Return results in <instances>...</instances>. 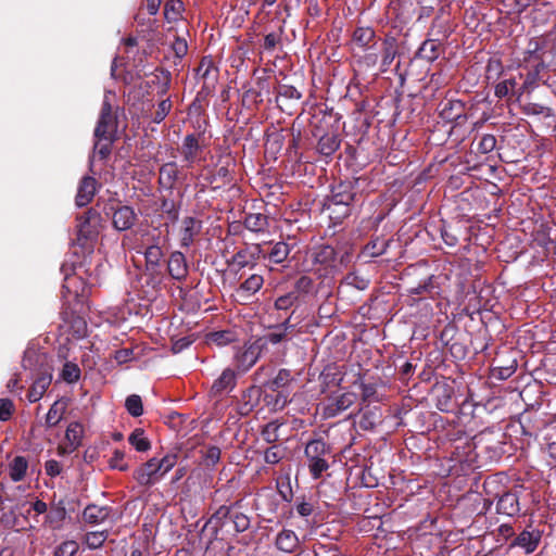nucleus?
Segmentation results:
<instances>
[{"label": "nucleus", "mask_w": 556, "mask_h": 556, "mask_svg": "<svg viewBox=\"0 0 556 556\" xmlns=\"http://www.w3.org/2000/svg\"><path fill=\"white\" fill-rule=\"evenodd\" d=\"M243 225L252 232H265L269 227L268 217L262 213L245 214Z\"/></svg>", "instance_id": "nucleus-40"}, {"label": "nucleus", "mask_w": 556, "mask_h": 556, "mask_svg": "<svg viewBox=\"0 0 556 556\" xmlns=\"http://www.w3.org/2000/svg\"><path fill=\"white\" fill-rule=\"evenodd\" d=\"M87 293V286L84 280L76 275H65L64 283L62 285V295L67 303L71 298L80 301Z\"/></svg>", "instance_id": "nucleus-19"}, {"label": "nucleus", "mask_w": 556, "mask_h": 556, "mask_svg": "<svg viewBox=\"0 0 556 556\" xmlns=\"http://www.w3.org/2000/svg\"><path fill=\"white\" fill-rule=\"evenodd\" d=\"M433 393L435 396V406L439 410L450 413L455 409L456 405L453 401L454 389L450 384H435L433 387Z\"/></svg>", "instance_id": "nucleus-21"}, {"label": "nucleus", "mask_w": 556, "mask_h": 556, "mask_svg": "<svg viewBox=\"0 0 556 556\" xmlns=\"http://www.w3.org/2000/svg\"><path fill=\"white\" fill-rule=\"evenodd\" d=\"M263 399L262 387L252 384L242 391L236 406L237 413L242 416H249L261 403Z\"/></svg>", "instance_id": "nucleus-16"}, {"label": "nucleus", "mask_w": 556, "mask_h": 556, "mask_svg": "<svg viewBox=\"0 0 556 556\" xmlns=\"http://www.w3.org/2000/svg\"><path fill=\"white\" fill-rule=\"evenodd\" d=\"M240 506V501H236L230 505H220L205 521L200 530L199 539L208 549L215 540L218 539L219 532L224 529L227 521H231L233 508Z\"/></svg>", "instance_id": "nucleus-6"}, {"label": "nucleus", "mask_w": 556, "mask_h": 556, "mask_svg": "<svg viewBox=\"0 0 556 556\" xmlns=\"http://www.w3.org/2000/svg\"><path fill=\"white\" fill-rule=\"evenodd\" d=\"M396 55V39L392 36L386 37L382 42L381 72H387L389 70Z\"/></svg>", "instance_id": "nucleus-39"}, {"label": "nucleus", "mask_w": 556, "mask_h": 556, "mask_svg": "<svg viewBox=\"0 0 556 556\" xmlns=\"http://www.w3.org/2000/svg\"><path fill=\"white\" fill-rule=\"evenodd\" d=\"M483 492L488 496L484 500V506L486 509L491 507L494 500H497L496 511L497 514L514 517L519 514L520 505L519 497L515 492L505 490L500 484L497 479L488 478L483 482Z\"/></svg>", "instance_id": "nucleus-3"}, {"label": "nucleus", "mask_w": 556, "mask_h": 556, "mask_svg": "<svg viewBox=\"0 0 556 556\" xmlns=\"http://www.w3.org/2000/svg\"><path fill=\"white\" fill-rule=\"evenodd\" d=\"M79 551V544L75 540H66L55 546L53 556H75Z\"/></svg>", "instance_id": "nucleus-63"}, {"label": "nucleus", "mask_w": 556, "mask_h": 556, "mask_svg": "<svg viewBox=\"0 0 556 556\" xmlns=\"http://www.w3.org/2000/svg\"><path fill=\"white\" fill-rule=\"evenodd\" d=\"M155 470L160 480L169 472L177 464L178 455L176 453H167L162 458L153 457Z\"/></svg>", "instance_id": "nucleus-49"}, {"label": "nucleus", "mask_w": 556, "mask_h": 556, "mask_svg": "<svg viewBox=\"0 0 556 556\" xmlns=\"http://www.w3.org/2000/svg\"><path fill=\"white\" fill-rule=\"evenodd\" d=\"M110 211H112V225L117 231L130 229L137 220V214L129 205H122L116 208L111 206Z\"/></svg>", "instance_id": "nucleus-17"}, {"label": "nucleus", "mask_w": 556, "mask_h": 556, "mask_svg": "<svg viewBox=\"0 0 556 556\" xmlns=\"http://www.w3.org/2000/svg\"><path fill=\"white\" fill-rule=\"evenodd\" d=\"M358 414L361 415L358 425L364 431L375 430L383 419L382 410L378 406L369 407V405H366L358 410Z\"/></svg>", "instance_id": "nucleus-24"}, {"label": "nucleus", "mask_w": 556, "mask_h": 556, "mask_svg": "<svg viewBox=\"0 0 556 556\" xmlns=\"http://www.w3.org/2000/svg\"><path fill=\"white\" fill-rule=\"evenodd\" d=\"M341 144L339 135L326 134L320 137L317 143V151L325 156H331Z\"/></svg>", "instance_id": "nucleus-41"}, {"label": "nucleus", "mask_w": 556, "mask_h": 556, "mask_svg": "<svg viewBox=\"0 0 556 556\" xmlns=\"http://www.w3.org/2000/svg\"><path fill=\"white\" fill-rule=\"evenodd\" d=\"M237 340V333L232 330H217L211 331L205 334V342L207 344H215L217 346H225Z\"/></svg>", "instance_id": "nucleus-42"}, {"label": "nucleus", "mask_w": 556, "mask_h": 556, "mask_svg": "<svg viewBox=\"0 0 556 556\" xmlns=\"http://www.w3.org/2000/svg\"><path fill=\"white\" fill-rule=\"evenodd\" d=\"M391 242V239L375 237L365 245L364 252L371 257H378L387 252Z\"/></svg>", "instance_id": "nucleus-47"}, {"label": "nucleus", "mask_w": 556, "mask_h": 556, "mask_svg": "<svg viewBox=\"0 0 556 556\" xmlns=\"http://www.w3.org/2000/svg\"><path fill=\"white\" fill-rule=\"evenodd\" d=\"M125 407L132 417H140L143 414V404L140 395L131 394L126 397Z\"/></svg>", "instance_id": "nucleus-61"}, {"label": "nucleus", "mask_w": 556, "mask_h": 556, "mask_svg": "<svg viewBox=\"0 0 556 556\" xmlns=\"http://www.w3.org/2000/svg\"><path fill=\"white\" fill-rule=\"evenodd\" d=\"M276 93V102L282 111H285L286 109L283 108L282 104L279 103L280 99L299 101L302 98V93L291 85H279L277 87Z\"/></svg>", "instance_id": "nucleus-52"}, {"label": "nucleus", "mask_w": 556, "mask_h": 556, "mask_svg": "<svg viewBox=\"0 0 556 556\" xmlns=\"http://www.w3.org/2000/svg\"><path fill=\"white\" fill-rule=\"evenodd\" d=\"M83 426L78 421H73L67 426L65 431V440L72 448H78L81 445Z\"/></svg>", "instance_id": "nucleus-54"}, {"label": "nucleus", "mask_w": 556, "mask_h": 556, "mask_svg": "<svg viewBox=\"0 0 556 556\" xmlns=\"http://www.w3.org/2000/svg\"><path fill=\"white\" fill-rule=\"evenodd\" d=\"M146 271L150 275L153 287L161 282L164 252L159 244H150L143 252Z\"/></svg>", "instance_id": "nucleus-14"}, {"label": "nucleus", "mask_w": 556, "mask_h": 556, "mask_svg": "<svg viewBox=\"0 0 556 556\" xmlns=\"http://www.w3.org/2000/svg\"><path fill=\"white\" fill-rule=\"evenodd\" d=\"M523 70H526L527 73L521 89L531 90L538 86L539 81L542 80V73L546 70V67L528 65L525 66Z\"/></svg>", "instance_id": "nucleus-46"}, {"label": "nucleus", "mask_w": 556, "mask_h": 556, "mask_svg": "<svg viewBox=\"0 0 556 556\" xmlns=\"http://www.w3.org/2000/svg\"><path fill=\"white\" fill-rule=\"evenodd\" d=\"M134 479L138 482L139 485L146 488L152 486L160 480L157 471L155 470L153 457L141 464L134 471Z\"/></svg>", "instance_id": "nucleus-22"}, {"label": "nucleus", "mask_w": 556, "mask_h": 556, "mask_svg": "<svg viewBox=\"0 0 556 556\" xmlns=\"http://www.w3.org/2000/svg\"><path fill=\"white\" fill-rule=\"evenodd\" d=\"M439 116L444 122L453 124L450 130V135H453L468 119L466 103L458 99L441 101L439 104Z\"/></svg>", "instance_id": "nucleus-7"}, {"label": "nucleus", "mask_w": 556, "mask_h": 556, "mask_svg": "<svg viewBox=\"0 0 556 556\" xmlns=\"http://www.w3.org/2000/svg\"><path fill=\"white\" fill-rule=\"evenodd\" d=\"M128 442L137 452H147L151 448V442L144 437V430L136 428L128 437Z\"/></svg>", "instance_id": "nucleus-53"}, {"label": "nucleus", "mask_w": 556, "mask_h": 556, "mask_svg": "<svg viewBox=\"0 0 556 556\" xmlns=\"http://www.w3.org/2000/svg\"><path fill=\"white\" fill-rule=\"evenodd\" d=\"M67 516V502L64 498L53 503L46 515V522L53 530H59Z\"/></svg>", "instance_id": "nucleus-26"}, {"label": "nucleus", "mask_w": 556, "mask_h": 556, "mask_svg": "<svg viewBox=\"0 0 556 556\" xmlns=\"http://www.w3.org/2000/svg\"><path fill=\"white\" fill-rule=\"evenodd\" d=\"M167 269L173 279H185L188 274V266L185 255L179 251L173 252L167 261Z\"/></svg>", "instance_id": "nucleus-34"}, {"label": "nucleus", "mask_w": 556, "mask_h": 556, "mask_svg": "<svg viewBox=\"0 0 556 556\" xmlns=\"http://www.w3.org/2000/svg\"><path fill=\"white\" fill-rule=\"evenodd\" d=\"M543 531L536 528H532L529 525L518 535L514 538L509 547H520L525 551L526 555L532 554L540 545L542 540Z\"/></svg>", "instance_id": "nucleus-15"}, {"label": "nucleus", "mask_w": 556, "mask_h": 556, "mask_svg": "<svg viewBox=\"0 0 556 556\" xmlns=\"http://www.w3.org/2000/svg\"><path fill=\"white\" fill-rule=\"evenodd\" d=\"M276 489L278 494L285 502L289 503L292 501L293 492L289 476L279 477L276 481Z\"/></svg>", "instance_id": "nucleus-62"}, {"label": "nucleus", "mask_w": 556, "mask_h": 556, "mask_svg": "<svg viewBox=\"0 0 556 556\" xmlns=\"http://www.w3.org/2000/svg\"><path fill=\"white\" fill-rule=\"evenodd\" d=\"M352 41L363 50H370L377 45V35L372 27L358 26L352 34Z\"/></svg>", "instance_id": "nucleus-28"}, {"label": "nucleus", "mask_w": 556, "mask_h": 556, "mask_svg": "<svg viewBox=\"0 0 556 556\" xmlns=\"http://www.w3.org/2000/svg\"><path fill=\"white\" fill-rule=\"evenodd\" d=\"M52 381V375L45 370L41 371L36 379L34 380L31 387L29 388L27 399L30 403L38 402L45 394L46 390L49 388Z\"/></svg>", "instance_id": "nucleus-32"}, {"label": "nucleus", "mask_w": 556, "mask_h": 556, "mask_svg": "<svg viewBox=\"0 0 556 556\" xmlns=\"http://www.w3.org/2000/svg\"><path fill=\"white\" fill-rule=\"evenodd\" d=\"M341 261L337 257V252L329 244H320L313 248L311 252V270L318 278L327 279L334 277L340 271Z\"/></svg>", "instance_id": "nucleus-5"}, {"label": "nucleus", "mask_w": 556, "mask_h": 556, "mask_svg": "<svg viewBox=\"0 0 556 556\" xmlns=\"http://www.w3.org/2000/svg\"><path fill=\"white\" fill-rule=\"evenodd\" d=\"M358 193L351 181H340L332 186L330 194L325 199L324 210L329 212V217L336 223H341L351 215L353 204L357 201Z\"/></svg>", "instance_id": "nucleus-1"}, {"label": "nucleus", "mask_w": 556, "mask_h": 556, "mask_svg": "<svg viewBox=\"0 0 556 556\" xmlns=\"http://www.w3.org/2000/svg\"><path fill=\"white\" fill-rule=\"evenodd\" d=\"M61 377L67 383H75L80 378V368L75 363L66 362L63 365Z\"/></svg>", "instance_id": "nucleus-64"}, {"label": "nucleus", "mask_w": 556, "mask_h": 556, "mask_svg": "<svg viewBox=\"0 0 556 556\" xmlns=\"http://www.w3.org/2000/svg\"><path fill=\"white\" fill-rule=\"evenodd\" d=\"M547 53V39L545 37H534L529 39L527 47L518 56V61L522 67L528 65L547 67L545 62Z\"/></svg>", "instance_id": "nucleus-8"}, {"label": "nucleus", "mask_w": 556, "mask_h": 556, "mask_svg": "<svg viewBox=\"0 0 556 556\" xmlns=\"http://www.w3.org/2000/svg\"><path fill=\"white\" fill-rule=\"evenodd\" d=\"M260 258H263V247L256 244H245L239 249L227 263L237 266L238 269L254 267Z\"/></svg>", "instance_id": "nucleus-13"}, {"label": "nucleus", "mask_w": 556, "mask_h": 556, "mask_svg": "<svg viewBox=\"0 0 556 556\" xmlns=\"http://www.w3.org/2000/svg\"><path fill=\"white\" fill-rule=\"evenodd\" d=\"M276 394H265L263 400L267 406H270L274 410H282L290 402L289 393L280 390L275 391Z\"/></svg>", "instance_id": "nucleus-48"}, {"label": "nucleus", "mask_w": 556, "mask_h": 556, "mask_svg": "<svg viewBox=\"0 0 556 556\" xmlns=\"http://www.w3.org/2000/svg\"><path fill=\"white\" fill-rule=\"evenodd\" d=\"M358 395L353 391L333 393L327 397L323 407V416L326 419L334 418L356 403Z\"/></svg>", "instance_id": "nucleus-11"}, {"label": "nucleus", "mask_w": 556, "mask_h": 556, "mask_svg": "<svg viewBox=\"0 0 556 556\" xmlns=\"http://www.w3.org/2000/svg\"><path fill=\"white\" fill-rule=\"evenodd\" d=\"M299 302L296 291H290L286 294L279 295L274 303L277 311H288Z\"/></svg>", "instance_id": "nucleus-60"}, {"label": "nucleus", "mask_w": 556, "mask_h": 556, "mask_svg": "<svg viewBox=\"0 0 556 556\" xmlns=\"http://www.w3.org/2000/svg\"><path fill=\"white\" fill-rule=\"evenodd\" d=\"M195 73L203 81L199 93L205 97L212 94L215 91L219 76V70L213 58L210 55L203 56L195 70Z\"/></svg>", "instance_id": "nucleus-10"}, {"label": "nucleus", "mask_w": 556, "mask_h": 556, "mask_svg": "<svg viewBox=\"0 0 556 556\" xmlns=\"http://www.w3.org/2000/svg\"><path fill=\"white\" fill-rule=\"evenodd\" d=\"M263 285V276L253 274L240 283L237 294L240 299L248 301L262 289Z\"/></svg>", "instance_id": "nucleus-33"}, {"label": "nucleus", "mask_w": 556, "mask_h": 556, "mask_svg": "<svg viewBox=\"0 0 556 556\" xmlns=\"http://www.w3.org/2000/svg\"><path fill=\"white\" fill-rule=\"evenodd\" d=\"M76 222L77 233L73 243L84 251L92 252L101 229L102 216L100 212L90 207L79 215Z\"/></svg>", "instance_id": "nucleus-4"}, {"label": "nucleus", "mask_w": 556, "mask_h": 556, "mask_svg": "<svg viewBox=\"0 0 556 556\" xmlns=\"http://www.w3.org/2000/svg\"><path fill=\"white\" fill-rule=\"evenodd\" d=\"M275 546L283 553L292 554L300 547V540L293 530L282 529L276 536Z\"/></svg>", "instance_id": "nucleus-31"}, {"label": "nucleus", "mask_w": 556, "mask_h": 556, "mask_svg": "<svg viewBox=\"0 0 556 556\" xmlns=\"http://www.w3.org/2000/svg\"><path fill=\"white\" fill-rule=\"evenodd\" d=\"M65 406L59 401L54 402L46 415V426L48 428L55 427L63 418Z\"/></svg>", "instance_id": "nucleus-58"}, {"label": "nucleus", "mask_w": 556, "mask_h": 556, "mask_svg": "<svg viewBox=\"0 0 556 556\" xmlns=\"http://www.w3.org/2000/svg\"><path fill=\"white\" fill-rule=\"evenodd\" d=\"M262 352L263 350L256 340L250 344H245L235 356L238 369L243 372L249 370L255 365Z\"/></svg>", "instance_id": "nucleus-18"}, {"label": "nucleus", "mask_w": 556, "mask_h": 556, "mask_svg": "<svg viewBox=\"0 0 556 556\" xmlns=\"http://www.w3.org/2000/svg\"><path fill=\"white\" fill-rule=\"evenodd\" d=\"M154 79L152 80V84H159L160 89L157 93L163 97L165 96L170 87L172 81V74L168 70L165 68H155V73L153 74Z\"/></svg>", "instance_id": "nucleus-56"}, {"label": "nucleus", "mask_w": 556, "mask_h": 556, "mask_svg": "<svg viewBox=\"0 0 556 556\" xmlns=\"http://www.w3.org/2000/svg\"><path fill=\"white\" fill-rule=\"evenodd\" d=\"M293 380L294 376L290 369L280 368L273 379L264 383V387L271 391H286Z\"/></svg>", "instance_id": "nucleus-38"}, {"label": "nucleus", "mask_w": 556, "mask_h": 556, "mask_svg": "<svg viewBox=\"0 0 556 556\" xmlns=\"http://www.w3.org/2000/svg\"><path fill=\"white\" fill-rule=\"evenodd\" d=\"M286 333L281 330H277L276 326L273 331L267 332L266 334L256 339V342L260 344L261 349L264 351L267 349L268 344H278L286 340Z\"/></svg>", "instance_id": "nucleus-57"}, {"label": "nucleus", "mask_w": 556, "mask_h": 556, "mask_svg": "<svg viewBox=\"0 0 556 556\" xmlns=\"http://www.w3.org/2000/svg\"><path fill=\"white\" fill-rule=\"evenodd\" d=\"M179 179L178 165L175 161L167 162L160 167L159 185L167 190H173Z\"/></svg>", "instance_id": "nucleus-35"}, {"label": "nucleus", "mask_w": 556, "mask_h": 556, "mask_svg": "<svg viewBox=\"0 0 556 556\" xmlns=\"http://www.w3.org/2000/svg\"><path fill=\"white\" fill-rule=\"evenodd\" d=\"M109 536V531H91L85 534V543L90 549L100 548Z\"/></svg>", "instance_id": "nucleus-59"}, {"label": "nucleus", "mask_w": 556, "mask_h": 556, "mask_svg": "<svg viewBox=\"0 0 556 556\" xmlns=\"http://www.w3.org/2000/svg\"><path fill=\"white\" fill-rule=\"evenodd\" d=\"M203 141V131L191 132L184 137L181 144L177 148L188 168H191L200 161V154L203 152L205 147Z\"/></svg>", "instance_id": "nucleus-9"}, {"label": "nucleus", "mask_w": 556, "mask_h": 556, "mask_svg": "<svg viewBox=\"0 0 556 556\" xmlns=\"http://www.w3.org/2000/svg\"><path fill=\"white\" fill-rule=\"evenodd\" d=\"M236 384H237V375H236L235 370L231 368H226L223 370L220 376L214 380V382L211 387V390H210V394H211V396H214V397L219 396L225 391L233 390Z\"/></svg>", "instance_id": "nucleus-25"}, {"label": "nucleus", "mask_w": 556, "mask_h": 556, "mask_svg": "<svg viewBox=\"0 0 556 556\" xmlns=\"http://www.w3.org/2000/svg\"><path fill=\"white\" fill-rule=\"evenodd\" d=\"M293 245L285 241H279L271 244L267 251L263 249V258L271 264H282L288 260Z\"/></svg>", "instance_id": "nucleus-30"}, {"label": "nucleus", "mask_w": 556, "mask_h": 556, "mask_svg": "<svg viewBox=\"0 0 556 556\" xmlns=\"http://www.w3.org/2000/svg\"><path fill=\"white\" fill-rule=\"evenodd\" d=\"M98 181L91 176L81 178L78 185L75 203L79 207L87 206L94 198L97 192Z\"/></svg>", "instance_id": "nucleus-20"}, {"label": "nucleus", "mask_w": 556, "mask_h": 556, "mask_svg": "<svg viewBox=\"0 0 556 556\" xmlns=\"http://www.w3.org/2000/svg\"><path fill=\"white\" fill-rule=\"evenodd\" d=\"M117 131V118L113 114L111 103L105 100L102 103L100 116L94 128V138L98 140L102 139H115Z\"/></svg>", "instance_id": "nucleus-12"}, {"label": "nucleus", "mask_w": 556, "mask_h": 556, "mask_svg": "<svg viewBox=\"0 0 556 556\" xmlns=\"http://www.w3.org/2000/svg\"><path fill=\"white\" fill-rule=\"evenodd\" d=\"M304 456L308 472L314 480L320 479L334 462L333 448L323 438L308 440L304 447Z\"/></svg>", "instance_id": "nucleus-2"}, {"label": "nucleus", "mask_w": 556, "mask_h": 556, "mask_svg": "<svg viewBox=\"0 0 556 556\" xmlns=\"http://www.w3.org/2000/svg\"><path fill=\"white\" fill-rule=\"evenodd\" d=\"M112 511L113 509L110 506L88 504L83 511V520L88 525L97 526L106 521Z\"/></svg>", "instance_id": "nucleus-27"}, {"label": "nucleus", "mask_w": 556, "mask_h": 556, "mask_svg": "<svg viewBox=\"0 0 556 556\" xmlns=\"http://www.w3.org/2000/svg\"><path fill=\"white\" fill-rule=\"evenodd\" d=\"M201 220L192 216L185 217L181 226V247L189 248L194 242L195 237L201 232Z\"/></svg>", "instance_id": "nucleus-29"}, {"label": "nucleus", "mask_w": 556, "mask_h": 556, "mask_svg": "<svg viewBox=\"0 0 556 556\" xmlns=\"http://www.w3.org/2000/svg\"><path fill=\"white\" fill-rule=\"evenodd\" d=\"M160 206L161 210L166 217V219L170 223H176L179 218L180 213V203L176 202L173 199H168L166 197L160 198Z\"/></svg>", "instance_id": "nucleus-45"}, {"label": "nucleus", "mask_w": 556, "mask_h": 556, "mask_svg": "<svg viewBox=\"0 0 556 556\" xmlns=\"http://www.w3.org/2000/svg\"><path fill=\"white\" fill-rule=\"evenodd\" d=\"M389 10L400 24H407L414 17L416 3L414 0H395L390 3Z\"/></svg>", "instance_id": "nucleus-23"}, {"label": "nucleus", "mask_w": 556, "mask_h": 556, "mask_svg": "<svg viewBox=\"0 0 556 556\" xmlns=\"http://www.w3.org/2000/svg\"><path fill=\"white\" fill-rule=\"evenodd\" d=\"M439 48L440 43L437 40L428 39L422 42L417 55L428 62H433L439 58Z\"/></svg>", "instance_id": "nucleus-50"}, {"label": "nucleus", "mask_w": 556, "mask_h": 556, "mask_svg": "<svg viewBox=\"0 0 556 556\" xmlns=\"http://www.w3.org/2000/svg\"><path fill=\"white\" fill-rule=\"evenodd\" d=\"M182 11L181 0H167L164 4V17L168 23L177 22L181 17Z\"/></svg>", "instance_id": "nucleus-55"}, {"label": "nucleus", "mask_w": 556, "mask_h": 556, "mask_svg": "<svg viewBox=\"0 0 556 556\" xmlns=\"http://www.w3.org/2000/svg\"><path fill=\"white\" fill-rule=\"evenodd\" d=\"M517 86L518 83L515 77H505L496 84L494 93L500 99L507 98L510 100L514 97L519 98L522 94L523 89H521V87L518 89Z\"/></svg>", "instance_id": "nucleus-36"}, {"label": "nucleus", "mask_w": 556, "mask_h": 556, "mask_svg": "<svg viewBox=\"0 0 556 556\" xmlns=\"http://www.w3.org/2000/svg\"><path fill=\"white\" fill-rule=\"evenodd\" d=\"M201 465L206 469L213 470L220 462L222 450L216 445H210L205 450L200 451Z\"/></svg>", "instance_id": "nucleus-43"}, {"label": "nucleus", "mask_w": 556, "mask_h": 556, "mask_svg": "<svg viewBox=\"0 0 556 556\" xmlns=\"http://www.w3.org/2000/svg\"><path fill=\"white\" fill-rule=\"evenodd\" d=\"M232 177L227 166L218 167L215 173L205 176V180L212 186V190H217L222 186L229 184Z\"/></svg>", "instance_id": "nucleus-44"}, {"label": "nucleus", "mask_w": 556, "mask_h": 556, "mask_svg": "<svg viewBox=\"0 0 556 556\" xmlns=\"http://www.w3.org/2000/svg\"><path fill=\"white\" fill-rule=\"evenodd\" d=\"M27 468V459L24 456H15L10 464V478L12 481H22L26 475Z\"/></svg>", "instance_id": "nucleus-51"}, {"label": "nucleus", "mask_w": 556, "mask_h": 556, "mask_svg": "<svg viewBox=\"0 0 556 556\" xmlns=\"http://www.w3.org/2000/svg\"><path fill=\"white\" fill-rule=\"evenodd\" d=\"M496 365L492 368V376L500 380L510 378L517 369V359L514 357H497Z\"/></svg>", "instance_id": "nucleus-37"}]
</instances>
